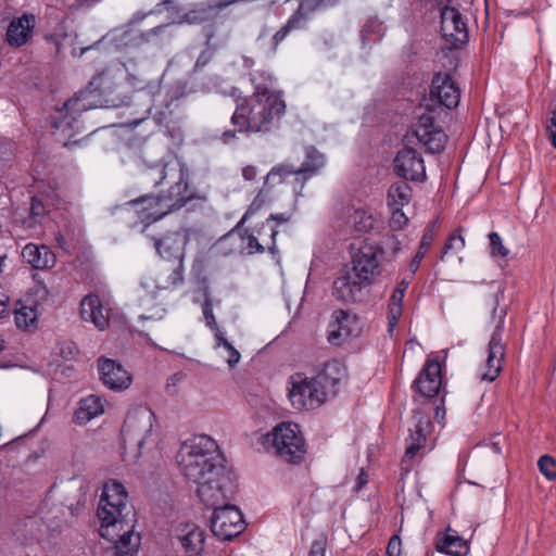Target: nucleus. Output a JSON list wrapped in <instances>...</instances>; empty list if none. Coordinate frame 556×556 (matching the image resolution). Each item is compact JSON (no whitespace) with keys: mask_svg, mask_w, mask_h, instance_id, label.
Masks as SVG:
<instances>
[{"mask_svg":"<svg viewBox=\"0 0 556 556\" xmlns=\"http://www.w3.org/2000/svg\"><path fill=\"white\" fill-rule=\"evenodd\" d=\"M176 460L181 475L197 484V495L204 505L213 506L228 498L226 460L211 437L199 434L184 441Z\"/></svg>","mask_w":556,"mask_h":556,"instance_id":"obj_1","label":"nucleus"},{"mask_svg":"<svg viewBox=\"0 0 556 556\" xmlns=\"http://www.w3.org/2000/svg\"><path fill=\"white\" fill-rule=\"evenodd\" d=\"M254 91L249 97H237L230 118L239 132H268L286 112L282 92L274 89L273 75L266 71L250 73Z\"/></svg>","mask_w":556,"mask_h":556,"instance_id":"obj_2","label":"nucleus"},{"mask_svg":"<svg viewBox=\"0 0 556 556\" xmlns=\"http://www.w3.org/2000/svg\"><path fill=\"white\" fill-rule=\"evenodd\" d=\"M97 515L101 521L100 535L115 544V556H136L141 536L135 533L136 511L128 505L122 483L105 484Z\"/></svg>","mask_w":556,"mask_h":556,"instance_id":"obj_3","label":"nucleus"},{"mask_svg":"<svg viewBox=\"0 0 556 556\" xmlns=\"http://www.w3.org/2000/svg\"><path fill=\"white\" fill-rule=\"evenodd\" d=\"M170 186L167 191L157 195H143L127 202L146 226L160 220L167 214L184 207L189 201L195 199V193L185 194L181 187Z\"/></svg>","mask_w":556,"mask_h":556,"instance_id":"obj_4","label":"nucleus"},{"mask_svg":"<svg viewBox=\"0 0 556 556\" xmlns=\"http://www.w3.org/2000/svg\"><path fill=\"white\" fill-rule=\"evenodd\" d=\"M504 298V292L498 290L490 299L492 308L491 318L496 321L495 329L488 344V357L480 369L481 380L493 382L501 374L505 358V346L502 342V333L507 315L505 306L500 307V301Z\"/></svg>","mask_w":556,"mask_h":556,"instance_id":"obj_5","label":"nucleus"},{"mask_svg":"<svg viewBox=\"0 0 556 556\" xmlns=\"http://www.w3.org/2000/svg\"><path fill=\"white\" fill-rule=\"evenodd\" d=\"M190 240V229L179 228L169 231L160 238H153V245L161 258L174 263V268L169 274L162 289L175 288L184 281V260L186 245Z\"/></svg>","mask_w":556,"mask_h":556,"instance_id":"obj_6","label":"nucleus"},{"mask_svg":"<svg viewBox=\"0 0 556 556\" xmlns=\"http://www.w3.org/2000/svg\"><path fill=\"white\" fill-rule=\"evenodd\" d=\"M276 456L288 464H301L307 453L306 441L299 425L280 422L267 434Z\"/></svg>","mask_w":556,"mask_h":556,"instance_id":"obj_7","label":"nucleus"},{"mask_svg":"<svg viewBox=\"0 0 556 556\" xmlns=\"http://www.w3.org/2000/svg\"><path fill=\"white\" fill-rule=\"evenodd\" d=\"M304 161L298 166L291 159L274 166L266 176V184L269 181L282 182L288 176H294V184L303 189L307 180L319 174L326 165V157L315 147L308 146L304 149Z\"/></svg>","mask_w":556,"mask_h":556,"instance_id":"obj_8","label":"nucleus"},{"mask_svg":"<svg viewBox=\"0 0 556 556\" xmlns=\"http://www.w3.org/2000/svg\"><path fill=\"white\" fill-rule=\"evenodd\" d=\"M154 419V413L148 407L138 406L129 410L122 428L124 447L134 445L140 451L152 432Z\"/></svg>","mask_w":556,"mask_h":556,"instance_id":"obj_9","label":"nucleus"},{"mask_svg":"<svg viewBox=\"0 0 556 556\" xmlns=\"http://www.w3.org/2000/svg\"><path fill=\"white\" fill-rule=\"evenodd\" d=\"M141 180L151 184L153 187H159L165 181L172 182L170 186L179 184L181 193H195L188 184L187 170L178 162H159L153 165H147L141 170Z\"/></svg>","mask_w":556,"mask_h":556,"instance_id":"obj_10","label":"nucleus"},{"mask_svg":"<svg viewBox=\"0 0 556 556\" xmlns=\"http://www.w3.org/2000/svg\"><path fill=\"white\" fill-rule=\"evenodd\" d=\"M211 530L220 540L229 541L242 533L245 528L243 516L235 505L227 504L226 500L212 506Z\"/></svg>","mask_w":556,"mask_h":556,"instance_id":"obj_11","label":"nucleus"},{"mask_svg":"<svg viewBox=\"0 0 556 556\" xmlns=\"http://www.w3.org/2000/svg\"><path fill=\"white\" fill-rule=\"evenodd\" d=\"M91 92L88 90H80L74 98L70 99L64 104L65 113L54 121L53 127L71 139L75 134L83 130V122L79 115L90 109H93L94 102L90 99Z\"/></svg>","mask_w":556,"mask_h":556,"instance_id":"obj_12","label":"nucleus"},{"mask_svg":"<svg viewBox=\"0 0 556 556\" xmlns=\"http://www.w3.org/2000/svg\"><path fill=\"white\" fill-rule=\"evenodd\" d=\"M292 379L289 399L295 409H315L327 401L326 391L319 388L313 377L307 378L296 375Z\"/></svg>","mask_w":556,"mask_h":556,"instance_id":"obj_13","label":"nucleus"},{"mask_svg":"<svg viewBox=\"0 0 556 556\" xmlns=\"http://www.w3.org/2000/svg\"><path fill=\"white\" fill-rule=\"evenodd\" d=\"M369 286L371 285L345 266L332 283V295L340 302L354 304L363 300L364 289Z\"/></svg>","mask_w":556,"mask_h":556,"instance_id":"obj_14","label":"nucleus"},{"mask_svg":"<svg viewBox=\"0 0 556 556\" xmlns=\"http://www.w3.org/2000/svg\"><path fill=\"white\" fill-rule=\"evenodd\" d=\"M37 23L38 18L34 13L14 15L7 27L5 42L14 49L30 45L36 36Z\"/></svg>","mask_w":556,"mask_h":556,"instance_id":"obj_15","label":"nucleus"},{"mask_svg":"<svg viewBox=\"0 0 556 556\" xmlns=\"http://www.w3.org/2000/svg\"><path fill=\"white\" fill-rule=\"evenodd\" d=\"M441 33L450 49H458L468 42L467 25L457 9L452 7L441 9Z\"/></svg>","mask_w":556,"mask_h":556,"instance_id":"obj_16","label":"nucleus"},{"mask_svg":"<svg viewBox=\"0 0 556 556\" xmlns=\"http://www.w3.org/2000/svg\"><path fill=\"white\" fill-rule=\"evenodd\" d=\"M414 134L418 141L430 153L441 152L447 140L444 131L435 126V117L431 111L425 112L418 116Z\"/></svg>","mask_w":556,"mask_h":556,"instance_id":"obj_17","label":"nucleus"},{"mask_svg":"<svg viewBox=\"0 0 556 556\" xmlns=\"http://www.w3.org/2000/svg\"><path fill=\"white\" fill-rule=\"evenodd\" d=\"M394 173L405 180L422 182L426 180V166L421 154L413 148L401 149L393 161Z\"/></svg>","mask_w":556,"mask_h":556,"instance_id":"obj_18","label":"nucleus"},{"mask_svg":"<svg viewBox=\"0 0 556 556\" xmlns=\"http://www.w3.org/2000/svg\"><path fill=\"white\" fill-rule=\"evenodd\" d=\"M379 254L380 250L378 247L365 242L353 254L351 266L349 267L354 270L356 276L372 285L381 271Z\"/></svg>","mask_w":556,"mask_h":556,"instance_id":"obj_19","label":"nucleus"},{"mask_svg":"<svg viewBox=\"0 0 556 556\" xmlns=\"http://www.w3.org/2000/svg\"><path fill=\"white\" fill-rule=\"evenodd\" d=\"M414 426L409 428V437L406 439L405 455L402 459V468L408 470V462L425 446L428 434L431 433L432 422L428 415L420 412L414 414Z\"/></svg>","mask_w":556,"mask_h":556,"instance_id":"obj_20","label":"nucleus"},{"mask_svg":"<svg viewBox=\"0 0 556 556\" xmlns=\"http://www.w3.org/2000/svg\"><path fill=\"white\" fill-rule=\"evenodd\" d=\"M441 383L440 362L434 358H427L412 388L416 394L426 399H432L438 395Z\"/></svg>","mask_w":556,"mask_h":556,"instance_id":"obj_21","label":"nucleus"},{"mask_svg":"<svg viewBox=\"0 0 556 556\" xmlns=\"http://www.w3.org/2000/svg\"><path fill=\"white\" fill-rule=\"evenodd\" d=\"M430 98L446 109H454L460 100V90L447 73L434 74L430 86Z\"/></svg>","mask_w":556,"mask_h":556,"instance_id":"obj_22","label":"nucleus"},{"mask_svg":"<svg viewBox=\"0 0 556 556\" xmlns=\"http://www.w3.org/2000/svg\"><path fill=\"white\" fill-rule=\"evenodd\" d=\"M98 371L102 383L113 391H124L132 382L131 375L118 362L101 357L98 359Z\"/></svg>","mask_w":556,"mask_h":556,"instance_id":"obj_23","label":"nucleus"},{"mask_svg":"<svg viewBox=\"0 0 556 556\" xmlns=\"http://www.w3.org/2000/svg\"><path fill=\"white\" fill-rule=\"evenodd\" d=\"M346 377L345 365L339 359H330L319 366L313 377L315 382L326 391V395H336L338 384Z\"/></svg>","mask_w":556,"mask_h":556,"instance_id":"obj_24","label":"nucleus"},{"mask_svg":"<svg viewBox=\"0 0 556 556\" xmlns=\"http://www.w3.org/2000/svg\"><path fill=\"white\" fill-rule=\"evenodd\" d=\"M252 212V207H250L239 223L235 226V228L227 233V238H233L238 236L240 239L239 251L241 254L253 255L256 253H263L265 251V245L260 242V238L254 233L253 229L250 230L248 228H243V224L249 218L250 213Z\"/></svg>","mask_w":556,"mask_h":556,"instance_id":"obj_25","label":"nucleus"},{"mask_svg":"<svg viewBox=\"0 0 556 556\" xmlns=\"http://www.w3.org/2000/svg\"><path fill=\"white\" fill-rule=\"evenodd\" d=\"M177 539L186 556H199L204 551L205 532L193 523H186L179 529Z\"/></svg>","mask_w":556,"mask_h":556,"instance_id":"obj_26","label":"nucleus"},{"mask_svg":"<svg viewBox=\"0 0 556 556\" xmlns=\"http://www.w3.org/2000/svg\"><path fill=\"white\" fill-rule=\"evenodd\" d=\"M24 262L36 269H48L55 265L54 253L47 245L27 243L22 250Z\"/></svg>","mask_w":556,"mask_h":556,"instance_id":"obj_27","label":"nucleus"},{"mask_svg":"<svg viewBox=\"0 0 556 556\" xmlns=\"http://www.w3.org/2000/svg\"><path fill=\"white\" fill-rule=\"evenodd\" d=\"M105 400L96 394H90L78 402L77 408L73 415V421L76 425H86L91 419L104 413Z\"/></svg>","mask_w":556,"mask_h":556,"instance_id":"obj_28","label":"nucleus"},{"mask_svg":"<svg viewBox=\"0 0 556 556\" xmlns=\"http://www.w3.org/2000/svg\"><path fill=\"white\" fill-rule=\"evenodd\" d=\"M435 548L451 556H466L469 553L468 542L451 528H447L445 533H438Z\"/></svg>","mask_w":556,"mask_h":556,"instance_id":"obj_29","label":"nucleus"},{"mask_svg":"<svg viewBox=\"0 0 556 556\" xmlns=\"http://www.w3.org/2000/svg\"><path fill=\"white\" fill-rule=\"evenodd\" d=\"M80 316L85 321H91L99 330H104L109 326L101 300L96 294H88L81 300Z\"/></svg>","mask_w":556,"mask_h":556,"instance_id":"obj_30","label":"nucleus"},{"mask_svg":"<svg viewBox=\"0 0 556 556\" xmlns=\"http://www.w3.org/2000/svg\"><path fill=\"white\" fill-rule=\"evenodd\" d=\"M306 25L305 14L301 11V9L296 10L286 22L283 26H281L273 36L269 53L275 54L278 50L280 43L292 33L295 30L303 29Z\"/></svg>","mask_w":556,"mask_h":556,"instance_id":"obj_31","label":"nucleus"},{"mask_svg":"<svg viewBox=\"0 0 556 556\" xmlns=\"http://www.w3.org/2000/svg\"><path fill=\"white\" fill-rule=\"evenodd\" d=\"M413 198L412 187L403 180L396 181L389 187L387 194L388 207H404Z\"/></svg>","mask_w":556,"mask_h":556,"instance_id":"obj_32","label":"nucleus"},{"mask_svg":"<svg viewBox=\"0 0 556 556\" xmlns=\"http://www.w3.org/2000/svg\"><path fill=\"white\" fill-rule=\"evenodd\" d=\"M349 314L344 311L334 312V320L330 323L328 330V341L331 344L340 345L350 336V329L345 325Z\"/></svg>","mask_w":556,"mask_h":556,"instance_id":"obj_33","label":"nucleus"},{"mask_svg":"<svg viewBox=\"0 0 556 556\" xmlns=\"http://www.w3.org/2000/svg\"><path fill=\"white\" fill-rule=\"evenodd\" d=\"M349 223L357 232H369L374 229L376 218L369 210L355 208L349 216Z\"/></svg>","mask_w":556,"mask_h":556,"instance_id":"obj_34","label":"nucleus"},{"mask_svg":"<svg viewBox=\"0 0 556 556\" xmlns=\"http://www.w3.org/2000/svg\"><path fill=\"white\" fill-rule=\"evenodd\" d=\"M254 233L260 238V242L262 241L265 245V249L275 256L278 254V248L276 245V237L278 235V230L268 223H262L261 226H256L253 228Z\"/></svg>","mask_w":556,"mask_h":556,"instance_id":"obj_35","label":"nucleus"},{"mask_svg":"<svg viewBox=\"0 0 556 556\" xmlns=\"http://www.w3.org/2000/svg\"><path fill=\"white\" fill-rule=\"evenodd\" d=\"M403 293H397L393 290L388 305V328L392 332L394 327L397 325L400 317L403 314Z\"/></svg>","mask_w":556,"mask_h":556,"instance_id":"obj_36","label":"nucleus"},{"mask_svg":"<svg viewBox=\"0 0 556 556\" xmlns=\"http://www.w3.org/2000/svg\"><path fill=\"white\" fill-rule=\"evenodd\" d=\"M433 241H434V231L432 228H429L424 233L420 244H419V248H418V251L409 264V270L412 271V275H415V273L419 268L425 255L430 250Z\"/></svg>","mask_w":556,"mask_h":556,"instance_id":"obj_37","label":"nucleus"},{"mask_svg":"<svg viewBox=\"0 0 556 556\" xmlns=\"http://www.w3.org/2000/svg\"><path fill=\"white\" fill-rule=\"evenodd\" d=\"M38 314L37 309L31 306L22 305L14 312V321L17 328L26 330L36 327Z\"/></svg>","mask_w":556,"mask_h":556,"instance_id":"obj_38","label":"nucleus"},{"mask_svg":"<svg viewBox=\"0 0 556 556\" xmlns=\"http://www.w3.org/2000/svg\"><path fill=\"white\" fill-rule=\"evenodd\" d=\"M181 97V93L178 90H173L166 94L164 100V106L161 110H157L153 114L154 122L160 125H167L169 118L173 114V111L169 109L174 101H177Z\"/></svg>","mask_w":556,"mask_h":556,"instance_id":"obj_39","label":"nucleus"},{"mask_svg":"<svg viewBox=\"0 0 556 556\" xmlns=\"http://www.w3.org/2000/svg\"><path fill=\"white\" fill-rule=\"evenodd\" d=\"M462 231L463 229L459 227L448 236L442 249L441 261H444L446 255L456 254L465 248V238Z\"/></svg>","mask_w":556,"mask_h":556,"instance_id":"obj_40","label":"nucleus"},{"mask_svg":"<svg viewBox=\"0 0 556 556\" xmlns=\"http://www.w3.org/2000/svg\"><path fill=\"white\" fill-rule=\"evenodd\" d=\"M540 472L548 480L556 479V462L549 455H543L538 460Z\"/></svg>","mask_w":556,"mask_h":556,"instance_id":"obj_41","label":"nucleus"},{"mask_svg":"<svg viewBox=\"0 0 556 556\" xmlns=\"http://www.w3.org/2000/svg\"><path fill=\"white\" fill-rule=\"evenodd\" d=\"M490 252L493 257L505 258L509 254V250L503 244V240L497 232L489 235Z\"/></svg>","mask_w":556,"mask_h":556,"instance_id":"obj_42","label":"nucleus"},{"mask_svg":"<svg viewBox=\"0 0 556 556\" xmlns=\"http://www.w3.org/2000/svg\"><path fill=\"white\" fill-rule=\"evenodd\" d=\"M389 208L391 211L390 227L394 230L403 229L408 223V218L402 210L403 207Z\"/></svg>","mask_w":556,"mask_h":556,"instance_id":"obj_43","label":"nucleus"},{"mask_svg":"<svg viewBox=\"0 0 556 556\" xmlns=\"http://www.w3.org/2000/svg\"><path fill=\"white\" fill-rule=\"evenodd\" d=\"M202 312L206 326L210 329L216 328L218 325L213 313V303L208 293L205 294L204 301L202 303Z\"/></svg>","mask_w":556,"mask_h":556,"instance_id":"obj_44","label":"nucleus"},{"mask_svg":"<svg viewBox=\"0 0 556 556\" xmlns=\"http://www.w3.org/2000/svg\"><path fill=\"white\" fill-rule=\"evenodd\" d=\"M186 374L182 371H178L173 374L166 383V392L167 394L175 396L178 394V386L185 380Z\"/></svg>","mask_w":556,"mask_h":556,"instance_id":"obj_45","label":"nucleus"},{"mask_svg":"<svg viewBox=\"0 0 556 556\" xmlns=\"http://www.w3.org/2000/svg\"><path fill=\"white\" fill-rule=\"evenodd\" d=\"M166 27L165 24L155 26L147 31H141L138 34L135 38L136 42L138 45H144L150 42L151 38L159 35L164 28Z\"/></svg>","mask_w":556,"mask_h":556,"instance_id":"obj_46","label":"nucleus"},{"mask_svg":"<svg viewBox=\"0 0 556 556\" xmlns=\"http://www.w3.org/2000/svg\"><path fill=\"white\" fill-rule=\"evenodd\" d=\"M327 541L326 538L320 536L312 542L308 556H325Z\"/></svg>","mask_w":556,"mask_h":556,"instance_id":"obj_47","label":"nucleus"},{"mask_svg":"<svg viewBox=\"0 0 556 556\" xmlns=\"http://www.w3.org/2000/svg\"><path fill=\"white\" fill-rule=\"evenodd\" d=\"M402 542L397 534L390 538L387 546V556H401Z\"/></svg>","mask_w":556,"mask_h":556,"instance_id":"obj_48","label":"nucleus"},{"mask_svg":"<svg viewBox=\"0 0 556 556\" xmlns=\"http://www.w3.org/2000/svg\"><path fill=\"white\" fill-rule=\"evenodd\" d=\"M138 89L147 92V94L154 98L161 91V80L160 79L149 80L144 86L138 87Z\"/></svg>","mask_w":556,"mask_h":556,"instance_id":"obj_49","label":"nucleus"},{"mask_svg":"<svg viewBox=\"0 0 556 556\" xmlns=\"http://www.w3.org/2000/svg\"><path fill=\"white\" fill-rule=\"evenodd\" d=\"M225 349L229 353L227 364L229 365L230 368H233L239 363L241 355L231 343H227Z\"/></svg>","mask_w":556,"mask_h":556,"instance_id":"obj_50","label":"nucleus"},{"mask_svg":"<svg viewBox=\"0 0 556 556\" xmlns=\"http://www.w3.org/2000/svg\"><path fill=\"white\" fill-rule=\"evenodd\" d=\"M46 210H45V205L42 204V202L37 199V198H33L31 199V204H30V214L35 217L37 216H42L45 214Z\"/></svg>","mask_w":556,"mask_h":556,"instance_id":"obj_51","label":"nucleus"},{"mask_svg":"<svg viewBox=\"0 0 556 556\" xmlns=\"http://www.w3.org/2000/svg\"><path fill=\"white\" fill-rule=\"evenodd\" d=\"M413 276H414V275H412V273H410L408 277L403 278L402 280H400V281L396 283V286H395V288H394V291H396L399 294H400V293L405 294V292H406V290H407V288H408V286H409V283H410V281H412Z\"/></svg>","mask_w":556,"mask_h":556,"instance_id":"obj_52","label":"nucleus"},{"mask_svg":"<svg viewBox=\"0 0 556 556\" xmlns=\"http://www.w3.org/2000/svg\"><path fill=\"white\" fill-rule=\"evenodd\" d=\"M211 330L214 332V337H215V339L217 341V345L216 346H224V348H226V344L230 343L225 338L224 332L220 330V328L218 326L216 328H212Z\"/></svg>","mask_w":556,"mask_h":556,"instance_id":"obj_53","label":"nucleus"},{"mask_svg":"<svg viewBox=\"0 0 556 556\" xmlns=\"http://www.w3.org/2000/svg\"><path fill=\"white\" fill-rule=\"evenodd\" d=\"M242 176L248 181L254 180L256 178V176H257L256 167L252 166V165H248V166L243 167Z\"/></svg>","mask_w":556,"mask_h":556,"instance_id":"obj_54","label":"nucleus"},{"mask_svg":"<svg viewBox=\"0 0 556 556\" xmlns=\"http://www.w3.org/2000/svg\"><path fill=\"white\" fill-rule=\"evenodd\" d=\"M367 483H368V475L365 471V469L362 468L357 476V479H356L355 490L356 491L362 490Z\"/></svg>","mask_w":556,"mask_h":556,"instance_id":"obj_55","label":"nucleus"},{"mask_svg":"<svg viewBox=\"0 0 556 556\" xmlns=\"http://www.w3.org/2000/svg\"><path fill=\"white\" fill-rule=\"evenodd\" d=\"M291 216L286 213L281 214H270L267 218L266 223L270 224L271 220L277 222L278 224L288 223Z\"/></svg>","mask_w":556,"mask_h":556,"instance_id":"obj_56","label":"nucleus"},{"mask_svg":"<svg viewBox=\"0 0 556 556\" xmlns=\"http://www.w3.org/2000/svg\"><path fill=\"white\" fill-rule=\"evenodd\" d=\"M502 438L500 433H496L491 439L490 445L496 454H502Z\"/></svg>","mask_w":556,"mask_h":556,"instance_id":"obj_57","label":"nucleus"},{"mask_svg":"<svg viewBox=\"0 0 556 556\" xmlns=\"http://www.w3.org/2000/svg\"><path fill=\"white\" fill-rule=\"evenodd\" d=\"M148 16V13L143 12H136L131 18L129 20L130 25H136L141 23L146 17Z\"/></svg>","mask_w":556,"mask_h":556,"instance_id":"obj_58","label":"nucleus"},{"mask_svg":"<svg viewBox=\"0 0 556 556\" xmlns=\"http://www.w3.org/2000/svg\"><path fill=\"white\" fill-rule=\"evenodd\" d=\"M235 137H236V131H233V130H226L222 136L224 142H226V143L229 142L230 140H232Z\"/></svg>","mask_w":556,"mask_h":556,"instance_id":"obj_59","label":"nucleus"},{"mask_svg":"<svg viewBox=\"0 0 556 556\" xmlns=\"http://www.w3.org/2000/svg\"><path fill=\"white\" fill-rule=\"evenodd\" d=\"M9 312V305L7 301L0 300V318Z\"/></svg>","mask_w":556,"mask_h":556,"instance_id":"obj_60","label":"nucleus"},{"mask_svg":"<svg viewBox=\"0 0 556 556\" xmlns=\"http://www.w3.org/2000/svg\"><path fill=\"white\" fill-rule=\"evenodd\" d=\"M83 4H87V5H93V4H97L99 2H101L102 0H79Z\"/></svg>","mask_w":556,"mask_h":556,"instance_id":"obj_61","label":"nucleus"},{"mask_svg":"<svg viewBox=\"0 0 556 556\" xmlns=\"http://www.w3.org/2000/svg\"><path fill=\"white\" fill-rule=\"evenodd\" d=\"M79 143V140H68L66 142H64V147H67V148H72L73 146H76Z\"/></svg>","mask_w":556,"mask_h":556,"instance_id":"obj_62","label":"nucleus"},{"mask_svg":"<svg viewBox=\"0 0 556 556\" xmlns=\"http://www.w3.org/2000/svg\"><path fill=\"white\" fill-rule=\"evenodd\" d=\"M551 123L553 127H556V108L552 111Z\"/></svg>","mask_w":556,"mask_h":556,"instance_id":"obj_63","label":"nucleus"},{"mask_svg":"<svg viewBox=\"0 0 556 556\" xmlns=\"http://www.w3.org/2000/svg\"><path fill=\"white\" fill-rule=\"evenodd\" d=\"M554 130L552 131V138H553V144L556 148V127H553Z\"/></svg>","mask_w":556,"mask_h":556,"instance_id":"obj_64","label":"nucleus"}]
</instances>
